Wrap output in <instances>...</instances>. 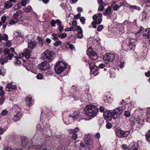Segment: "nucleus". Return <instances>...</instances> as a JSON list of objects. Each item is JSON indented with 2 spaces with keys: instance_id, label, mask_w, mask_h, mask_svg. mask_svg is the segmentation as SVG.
<instances>
[{
  "instance_id": "1",
  "label": "nucleus",
  "mask_w": 150,
  "mask_h": 150,
  "mask_svg": "<svg viewBox=\"0 0 150 150\" xmlns=\"http://www.w3.org/2000/svg\"><path fill=\"white\" fill-rule=\"evenodd\" d=\"M85 113L86 116L91 119L96 115L98 110L97 107L94 105H87L84 108Z\"/></svg>"
},
{
  "instance_id": "2",
  "label": "nucleus",
  "mask_w": 150,
  "mask_h": 150,
  "mask_svg": "<svg viewBox=\"0 0 150 150\" xmlns=\"http://www.w3.org/2000/svg\"><path fill=\"white\" fill-rule=\"evenodd\" d=\"M67 67V65L64 62L60 61L57 62L54 66V70L57 74H60Z\"/></svg>"
},
{
  "instance_id": "3",
  "label": "nucleus",
  "mask_w": 150,
  "mask_h": 150,
  "mask_svg": "<svg viewBox=\"0 0 150 150\" xmlns=\"http://www.w3.org/2000/svg\"><path fill=\"white\" fill-rule=\"evenodd\" d=\"M67 67V65L64 62L60 61L57 62L54 66V70L57 74H60Z\"/></svg>"
},
{
  "instance_id": "4",
  "label": "nucleus",
  "mask_w": 150,
  "mask_h": 150,
  "mask_svg": "<svg viewBox=\"0 0 150 150\" xmlns=\"http://www.w3.org/2000/svg\"><path fill=\"white\" fill-rule=\"evenodd\" d=\"M102 15L101 13H99L97 14L94 15L93 16V21L91 23L93 27L96 28L97 27V25H99L102 21Z\"/></svg>"
},
{
  "instance_id": "5",
  "label": "nucleus",
  "mask_w": 150,
  "mask_h": 150,
  "mask_svg": "<svg viewBox=\"0 0 150 150\" xmlns=\"http://www.w3.org/2000/svg\"><path fill=\"white\" fill-rule=\"evenodd\" d=\"M115 133L116 136L119 138H124L127 137L129 134V131L125 132L122 130L120 128H117L115 130Z\"/></svg>"
},
{
  "instance_id": "6",
  "label": "nucleus",
  "mask_w": 150,
  "mask_h": 150,
  "mask_svg": "<svg viewBox=\"0 0 150 150\" xmlns=\"http://www.w3.org/2000/svg\"><path fill=\"white\" fill-rule=\"evenodd\" d=\"M86 53L89 56H94L95 55L98 56V50L92 48L91 47H89L87 50Z\"/></svg>"
},
{
  "instance_id": "7",
  "label": "nucleus",
  "mask_w": 150,
  "mask_h": 150,
  "mask_svg": "<svg viewBox=\"0 0 150 150\" xmlns=\"http://www.w3.org/2000/svg\"><path fill=\"white\" fill-rule=\"evenodd\" d=\"M123 108L122 107H120L116 108L113 110V117L115 119H116L118 116H119L123 112L122 110Z\"/></svg>"
},
{
  "instance_id": "8",
  "label": "nucleus",
  "mask_w": 150,
  "mask_h": 150,
  "mask_svg": "<svg viewBox=\"0 0 150 150\" xmlns=\"http://www.w3.org/2000/svg\"><path fill=\"white\" fill-rule=\"evenodd\" d=\"M23 15L22 11L19 10L16 11V12L13 14V19L15 20L16 22L21 20Z\"/></svg>"
},
{
  "instance_id": "9",
  "label": "nucleus",
  "mask_w": 150,
  "mask_h": 150,
  "mask_svg": "<svg viewBox=\"0 0 150 150\" xmlns=\"http://www.w3.org/2000/svg\"><path fill=\"white\" fill-rule=\"evenodd\" d=\"M50 65L48 63L45 62H42L38 66V68L39 69L43 71H45L46 69L50 67Z\"/></svg>"
},
{
  "instance_id": "10",
  "label": "nucleus",
  "mask_w": 150,
  "mask_h": 150,
  "mask_svg": "<svg viewBox=\"0 0 150 150\" xmlns=\"http://www.w3.org/2000/svg\"><path fill=\"white\" fill-rule=\"evenodd\" d=\"M75 144L79 150H86V146L81 141L76 142Z\"/></svg>"
},
{
  "instance_id": "11",
  "label": "nucleus",
  "mask_w": 150,
  "mask_h": 150,
  "mask_svg": "<svg viewBox=\"0 0 150 150\" xmlns=\"http://www.w3.org/2000/svg\"><path fill=\"white\" fill-rule=\"evenodd\" d=\"M104 118L107 120L110 121L112 118V113L110 111H105L103 115Z\"/></svg>"
},
{
  "instance_id": "12",
  "label": "nucleus",
  "mask_w": 150,
  "mask_h": 150,
  "mask_svg": "<svg viewBox=\"0 0 150 150\" xmlns=\"http://www.w3.org/2000/svg\"><path fill=\"white\" fill-rule=\"evenodd\" d=\"M137 42V41L134 40H130L128 43L129 47V49H131L132 50H134L136 47V44Z\"/></svg>"
},
{
  "instance_id": "13",
  "label": "nucleus",
  "mask_w": 150,
  "mask_h": 150,
  "mask_svg": "<svg viewBox=\"0 0 150 150\" xmlns=\"http://www.w3.org/2000/svg\"><path fill=\"white\" fill-rule=\"evenodd\" d=\"M85 143L88 146H90L92 144V140L91 137L87 135L85 136Z\"/></svg>"
},
{
  "instance_id": "14",
  "label": "nucleus",
  "mask_w": 150,
  "mask_h": 150,
  "mask_svg": "<svg viewBox=\"0 0 150 150\" xmlns=\"http://www.w3.org/2000/svg\"><path fill=\"white\" fill-rule=\"evenodd\" d=\"M115 58V57H103L104 62L106 64L112 62Z\"/></svg>"
},
{
  "instance_id": "15",
  "label": "nucleus",
  "mask_w": 150,
  "mask_h": 150,
  "mask_svg": "<svg viewBox=\"0 0 150 150\" xmlns=\"http://www.w3.org/2000/svg\"><path fill=\"white\" fill-rule=\"evenodd\" d=\"M144 120H137L134 122V126H135L137 127H140L143 125Z\"/></svg>"
},
{
  "instance_id": "16",
  "label": "nucleus",
  "mask_w": 150,
  "mask_h": 150,
  "mask_svg": "<svg viewBox=\"0 0 150 150\" xmlns=\"http://www.w3.org/2000/svg\"><path fill=\"white\" fill-rule=\"evenodd\" d=\"M30 51L28 49H25L23 52L19 54V56H30Z\"/></svg>"
},
{
  "instance_id": "17",
  "label": "nucleus",
  "mask_w": 150,
  "mask_h": 150,
  "mask_svg": "<svg viewBox=\"0 0 150 150\" xmlns=\"http://www.w3.org/2000/svg\"><path fill=\"white\" fill-rule=\"evenodd\" d=\"M88 64L91 71H93V73L97 71L98 69V68L96 65H94L91 62H89Z\"/></svg>"
},
{
  "instance_id": "18",
  "label": "nucleus",
  "mask_w": 150,
  "mask_h": 150,
  "mask_svg": "<svg viewBox=\"0 0 150 150\" xmlns=\"http://www.w3.org/2000/svg\"><path fill=\"white\" fill-rule=\"evenodd\" d=\"M16 87L14 85H12L11 84L8 83L6 86V89L8 91H12L15 90Z\"/></svg>"
},
{
  "instance_id": "19",
  "label": "nucleus",
  "mask_w": 150,
  "mask_h": 150,
  "mask_svg": "<svg viewBox=\"0 0 150 150\" xmlns=\"http://www.w3.org/2000/svg\"><path fill=\"white\" fill-rule=\"evenodd\" d=\"M112 9L111 6H108L105 11L103 12V15L104 16H106L108 14H112V13L111 12Z\"/></svg>"
},
{
  "instance_id": "20",
  "label": "nucleus",
  "mask_w": 150,
  "mask_h": 150,
  "mask_svg": "<svg viewBox=\"0 0 150 150\" xmlns=\"http://www.w3.org/2000/svg\"><path fill=\"white\" fill-rule=\"evenodd\" d=\"M42 73L43 74H45L47 75H51L53 73V71L50 67L49 68H48L47 69H46L45 71H42Z\"/></svg>"
},
{
  "instance_id": "21",
  "label": "nucleus",
  "mask_w": 150,
  "mask_h": 150,
  "mask_svg": "<svg viewBox=\"0 0 150 150\" xmlns=\"http://www.w3.org/2000/svg\"><path fill=\"white\" fill-rule=\"evenodd\" d=\"M22 116L21 113L18 111L16 115L14 116L13 118V120L15 121H17L20 120V119L22 117Z\"/></svg>"
},
{
  "instance_id": "22",
  "label": "nucleus",
  "mask_w": 150,
  "mask_h": 150,
  "mask_svg": "<svg viewBox=\"0 0 150 150\" xmlns=\"http://www.w3.org/2000/svg\"><path fill=\"white\" fill-rule=\"evenodd\" d=\"M53 51L47 50L43 54H44V56H53Z\"/></svg>"
},
{
  "instance_id": "23",
  "label": "nucleus",
  "mask_w": 150,
  "mask_h": 150,
  "mask_svg": "<svg viewBox=\"0 0 150 150\" xmlns=\"http://www.w3.org/2000/svg\"><path fill=\"white\" fill-rule=\"evenodd\" d=\"M128 44L127 43L123 44L121 46L122 50L124 51H127L128 50H130L131 49H129V47L128 46Z\"/></svg>"
},
{
  "instance_id": "24",
  "label": "nucleus",
  "mask_w": 150,
  "mask_h": 150,
  "mask_svg": "<svg viewBox=\"0 0 150 150\" xmlns=\"http://www.w3.org/2000/svg\"><path fill=\"white\" fill-rule=\"evenodd\" d=\"M26 102V105L29 106L33 104V101L32 100L30 96H28L25 100Z\"/></svg>"
},
{
  "instance_id": "25",
  "label": "nucleus",
  "mask_w": 150,
  "mask_h": 150,
  "mask_svg": "<svg viewBox=\"0 0 150 150\" xmlns=\"http://www.w3.org/2000/svg\"><path fill=\"white\" fill-rule=\"evenodd\" d=\"M41 58L44 60L43 62L47 63L51 62L54 59L53 57H42Z\"/></svg>"
},
{
  "instance_id": "26",
  "label": "nucleus",
  "mask_w": 150,
  "mask_h": 150,
  "mask_svg": "<svg viewBox=\"0 0 150 150\" xmlns=\"http://www.w3.org/2000/svg\"><path fill=\"white\" fill-rule=\"evenodd\" d=\"M79 113L77 112H74L73 113L70 114L69 117L73 118L74 120H76L78 117Z\"/></svg>"
},
{
  "instance_id": "27",
  "label": "nucleus",
  "mask_w": 150,
  "mask_h": 150,
  "mask_svg": "<svg viewBox=\"0 0 150 150\" xmlns=\"http://www.w3.org/2000/svg\"><path fill=\"white\" fill-rule=\"evenodd\" d=\"M37 39L38 41V44L40 47H42L43 46L44 41L41 37L38 36Z\"/></svg>"
},
{
  "instance_id": "28",
  "label": "nucleus",
  "mask_w": 150,
  "mask_h": 150,
  "mask_svg": "<svg viewBox=\"0 0 150 150\" xmlns=\"http://www.w3.org/2000/svg\"><path fill=\"white\" fill-rule=\"evenodd\" d=\"M28 143V139L25 137L22 138V144L23 146H25Z\"/></svg>"
},
{
  "instance_id": "29",
  "label": "nucleus",
  "mask_w": 150,
  "mask_h": 150,
  "mask_svg": "<svg viewBox=\"0 0 150 150\" xmlns=\"http://www.w3.org/2000/svg\"><path fill=\"white\" fill-rule=\"evenodd\" d=\"M13 5V4L9 1H6L5 3L4 7L6 8H11Z\"/></svg>"
},
{
  "instance_id": "30",
  "label": "nucleus",
  "mask_w": 150,
  "mask_h": 150,
  "mask_svg": "<svg viewBox=\"0 0 150 150\" xmlns=\"http://www.w3.org/2000/svg\"><path fill=\"white\" fill-rule=\"evenodd\" d=\"M4 95V92L2 91L0 92V104H2L4 101L3 96Z\"/></svg>"
},
{
  "instance_id": "31",
  "label": "nucleus",
  "mask_w": 150,
  "mask_h": 150,
  "mask_svg": "<svg viewBox=\"0 0 150 150\" xmlns=\"http://www.w3.org/2000/svg\"><path fill=\"white\" fill-rule=\"evenodd\" d=\"M8 60L6 57H1L0 59V62L2 64H3L7 62Z\"/></svg>"
},
{
  "instance_id": "32",
  "label": "nucleus",
  "mask_w": 150,
  "mask_h": 150,
  "mask_svg": "<svg viewBox=\"0 0 150 150\" xmlns=\"http://www.w3.org/2000/svg\"><path fill=\"white\" fill-rule=\"evenodd\" d=\"M52 38H51L53 40L55 41H56L59 40V39L58 38L57 34L53 33L51 35Z\"/></svg>"
},
{
  "instance_id": "33",
  "label": "nucleus",
  "mask_w": 150,
  "mask_h": 150,
  "mask_svg": "<svg viewBox=\"0 0 150 150\" xmlns=\"http://www.w3.org/2000/svg\"><path fill=\"white\" fill-rule=\"evenodd\" d=\"M35 44L33 42H31V40L30 42H28V47L29 48L33 49L35 47Z\"/></svg>"
},
{
  "instance_id": "34",
  "label": "nucleus",
  "mask_w": 150,
  "mask_h": 150,
  "mask_svg": "<svg viewBox=\"0 0 150 150\" xmlns=\"http://www.w3.org/2000/svg\"><path fill=\"white\" fill-rule=\"evenodd\" d=\"M4 150H21V149H17L16 148H11L9 146H5L4 147Z\"/></svg>"
},
{
  "instance_id": "35",
  "label": "nucleus",
  "mask_w": 150,
  "mask_h": 150,
  "mask_svg": "<svg viewBox=\"0 0 150 150\" xmlns=\"http://www.w3.org/2000/svg\"><path fill=\"white\" fill-rule=\"evenodd\" d=\"M145 11H144L142 15V17L141 18V21H144L147 16V14L145 12Z\"/></svg>"
},
{
  "instance_id": "36",
  "label": "nucleus",
  "mask_w": 150,
  "mask_h": 150,
  "mask_svg": "<svg viewBox=\"0 0 150 150\" xmlns=\"http://www.w3.org/2000/svg\"><path fill=\"white\" fill-rule=\"evenodd\" d=\"M8 35L6 34H4L2 38H0V41L4 40L6 41L8 40Z\"/></svg>"
},
{
  "instance_id": "37",
  "label": "nucleus",
  "mask_w": 150,
  "mask_h": 150,
  "mask_svg": "<svg viewBox=\"0 0 150 150\" xmlns=\"http://www.w3.org/2000/svg\"><path fill=\"white\" fill-rule=\"evenodd\" d=\"M32 9V7L30 6H28L24 10V11L26 13H29L30 12Z\"/></svg>"
},
{
  "instance_id": "38",
  "label": "nucleus",
  "mask_w": 150,
  "mask_h": 150,
  "mask_svg": "<svg viewBox=\"0 0 150 150\" xmlns=\"http://www.w3.org/2000/svg\"><path fill=\"white\" fill-rule=\"evenodd\" d=\"M15 58V63L16 64H20L21 62V58H18L17 57H14Z\"/></svg>"
},
{
  "instance_id": "39",
  "label": "nucleus",
  "mask_w": 150,
  "mask_h": 150,
  "mask_svg": "<svg viewBox=\"0 0 150 150\" xmlns=\"http://www.w3.org/2000/svg\"><path fill=\"white\" fill-rule=\"evenodd\" d=\"M77 37L79 38H82L83 37V31H79L77 34Z\"/></svg>"
},
{
  "instance_id": "40",
  "label": "nucleus",
  "mask_w": 150,
  "mask_h": 150,
  "mask_svg": "<svg viewBox=\"0 0 150 150\" xmlns=\"http://www.w3.org/2000/svg\"><path fill=\"white\" fill-rule=\"evenodd\" d=\"M7 127H5L3 128L0 127V135L3 134L7 130Z\"/></svg>"
},
{
  "instance_id": "41",
  "label": "nucleus",
  "mask_w": 150,
  "mask_h": 150,
  "mask_svg": "<svg viewBox=\"0 0 150 150\" xmlns=\"http://www.w3.org/2000/svg\"><path fill=\"white\" fill-rule=\"evenodd\" d=\"M67 34L65 33H63L62 34H60L58 35V36L59 38H60L62 39L65 38L67 36Z\"/></svg>"
},
{
  "instance_id": "42",
  "label": "nucleus",
  "mask_w": 150,
  "mask_h": 150,
  "mask_svg": "<svg viewBox=\"0 0 150 150\" xmlns=\"http://www.w3.org/2000/svg\"><path fill=\"white\" fill-rule=\"evenodd\" d=\"M56 23V20H55L54 19L52 20L50 22V25L53 27H55L56 26L55 24Z\"/></svg>"
},
{
  "instance_id": "43",
  "label": "nucleus",
  "mask_w": 150,
  "mask_h": 150,
  "mask_svg": "<svg viewBox=\"0 0 150 150\" xmlns=\"http://www.w3.org/2000/svg\"><path fill=\"white\" fill-rule=\"evenodd\" d=\"M11 45V42L9 40H6V42L5 44V46L6 47H9Z\"/></svg>"
},
{
  "instance_id": "44",
  "label": "nucleus",
  "mask_w": 150,
  "mask_h": 150,
  "mask_svg": "<svg viewBox=\"0 0 150 150\" xmlns=\"http://www.w3.org/2000/svg\"><path fill=\"white\" fill-rule=\"evenodd\" d=\"M33 147L36 150H40L42 148V146L40 145H34Z\"/></svg>"
},
{
  "instance_id": "45",
  "label": "nucleus",
  "mask_w": 150,
  "mask_h": 150,
  "mask_svg": "<svg viewBox=\"0 0 150 150\" xmlns=\"http://www.w3.org/2000/svg\"><path fill=\"white\" fill-rule=\"evenodd\" d=\"M4 53L7 55H8L10 54H11L10 53V50L6 48L4 50Z\"/></svg>"
},
{
  "instance_id": "46",
  "label": "nucleus",
  "mask_w": 150,
  "mask_h": 150,
  "mask_svg": "<svg viewBox=\"0 0 150 150\" xmlns=\"http://www.w3.org/2000/svg\"><path fill=\"white\" fill-rule=\"evenodd\" d=\"M80 20L81 22L83 24H84L85 23V21L86 19L84 17H81L80 18Z\"/></svg>"
},
{
  "instance_id": "47",
  "label": "nucleus",
  "mask_w": 150,
  "mask_h": 150,
  "mask_svg": "<svg viewBox=\"0 0 150 150\" xmlns=\"http://www.w3.org/2000/svg\"><path fill=\"white\" fill-rule=\"evenodd\" d=\"M146 138L149 142H150V130L146 134Z\"/></svg>"
},
{
  "instance_id": "48",
  "label": "nucleus",
  "mask_w": 150,
  "mask_h": 150,
  "mask_svg": "<svg viewBox=\"0 0 150 150\" xmlns=\"http://www.w3.org/2000/svg\"><path fill=\"white\" fill-rule=\"evenodd\" d=\"M62 43V42L59 40L57 41L54 43V46L55 47H57L59 45H60Z\"/></svg>"
},
{
  "instance_id": "49",
  "label": "nucleus",
  "mask_w": 150,
  "mask_h": 150,
  "mask_svg": "<svg viewBox=\"0 0 150 150\" xmlns=\"http://www.w3.org/2000/svg\"><path fill=\"white\" fill-rule=\"evenodd\" d=\"M17 22L15 20H11L9 21V24L11 25H13L14 24L16 23H17Z\"/></svg>"
},
{
  "instance_id": "50",
  "label": "nucleus",
  "mask_w": 150,
  "mask_h": 150,
  "mask_svg": "<svg viewBox=\"0 0 150 150\" xmlns=\"http://www.w3.org/2000/svg\"><path fill=\"white\" fill-rule=\"evenodd\" d=\"M6 74V72L3 69H1L0 70V75L4 76Z\"/></svg>"
},
{
  "instance_id": "51",
  "label": "nucleus",
  "mask_w": 150,
  "mask_h": 150,
  "mask_svg": "<svg viewBox=\"0 0 150 150\" xmlns=\"http://www.w3.org/2000/svg\"><path fill=\"white\" fill-rule=\"evenodd\" d=\"M129 150H137L136 146L135 145H133L130 147H129Z\"/></svg>"
},
{
  "instance_id": "52",
  "label": "nucleus",
  "mask_w": 150,
  "mask_h": 150,
  "mask_svg": "<svg viewBox=\"0 0 150 150\" xmlns=\"http://www.w3.org/2000/svg\"><path fill=\"white\" fill-rule=\"evenodd\" d=\"M81 16V14L80 13H79L76 15H75L74 16V18L76 19H80Z\"/></svg>"
},
{
  "instance_id": "53",
  "label": "nucleus",
  "mask_w": 150,
  "mask_h": 150,
  "mask_svg": "<svg viewBox=\"0 0 150 150\" xmlns=\"http://www.w3.org/2000/svg\"><path fill=\"white\" fill-rule=\"evenodd\" d=\"M104 28L103 26V25H101L98 26L97 30L98 31H100Z\"/></svg>"
},
{
  "instance_id": "54",
  "label": "nucleus",
  "mask_w": 150,
  "mask_h": 150,
  "mask_svg": "<svg viewBox=\"0 0 150 150\" xmlns=\"http://www.w3.org/2000/svg\"><path fill=\"white\" fill-rule=\"evenodd\" d=\"M21 7V5L19 4L16 5L14 7V9L15 10H16L18 9H20Z\"/></svg>"
},
{
  "instance_id": "55",
  "label": "nucleus",
  "mask_w": 150,
  "mask_h": 150,
  "mask_svg": "<svg viewBox=\"0 0 150 150\" xmlns=\"http://www.w3.org/2000/svg\"><path fill=\"white\" fill-rule=\"evenodd\" d=\"M120 8V7L118 4H116L113 6V9L114 11H117Z\"/></svg>"
},
{
  "instance_id": "56",
  "label": "nucleus",
  "mask_w": 150,
  "mask_h": 150,
  "mask_svg": "<svg viewBox=\"0 0 150 150\" xmlns=\"http://www.w3.org/2000/svg\"><path fill=\"white\" fill-rule=\"evenodd\" d=\"M6 17L5 16H3L1 18V20L3 23H5V21L6 20Z\"/></svg>"
},
{
  "instance_id": "57",
  "label": "nucleus",
  "mask_w": 150,
  "mask_h": 150,
  "mask_svg": "<svg viewBox=\"0 0 150 150\" xmlns=\"http://www.w3.org/2000/svg\"><path fill=\"white\" fill-rule=\"evenodd\" d=\"M104 8V6L102 5L101 4L98 8V11H102L103 10Z\"/></svg>"
},
{
  "instance_id": "58",
  "label": "nucleus",
  "mask_w": 150,
  "mask_h": 150,
  "mask_svg": "<svg viewBox=\"0 0 150 150\" xmlns=\"http://www.w3.org/2000/svg\"><path fill=\"white\" fill-rule=\"evenodd\" d=\"M125 116L126 117H129L130 116V112L129 111H126L125 112Z\"/></svg>"
},
{
  "instance_id": "59",
  "label": "nucleus",
  "mask_w": 150,
  "mask_h": 150,
  "mask_svg": "<svg viewBox=\"0 0 150 150\" xmlns=\"http://www.w3.org/2000/svg\"><path fill=\"white\" fill-rule=\"evenodd\" d=\"M11 54H10L9 55H8L7 56H14V55L16 56H18V54L17 53L14 51V52H13L12 53H11Z\"/></svg>"
},
{
  "instance_id": "60",
  "label": "nucleus",
  "mask_w": 150,
  "mask_h": 150,
  "mask_svg": "<svg viewBox=\"0 0 150 150\" xmlns=\"http://www.w3.org/2000/svg\"><path fill=\"white\" fill-rule=\"evenodd\" d=\"M106 126L107 128L110 129L112 127V125L110 122H108L106 124Z\"/></svg>"
},
{
  "instance_id": "61",
  "label": "nucleus",
  "mask_w": 150,
  "mask_h": 150,
  "mask_svg": "<svg viewBox=\"0 0 150 150\" xmlns=\"http://www.w3.org/2000/svg\"><path fill=\"white\" fill-rule=\"evenodd\" d=\"M59 28V31L60 33H62L63 31V29L64 28V27L62 25H61L60 26L58 27Z\"/></svg>"
},
{
  "instance_id": "62",
  "label": "nucleus",
  "mask_w": 150,
  "mask_h": 150,
  "mask_svg": "<svg viewBox=\"0 0 150 150\" xmlns=\"http://www.w3.org/2000/svg\"><path fill=\"white\" fill-rule=\"evenodd\" d=\"M76 28H75V31H82V29L81 27L79 26H76Z\"/></svg>"
},
{
  "instance_id": "63",
  "label": "nucleus",
  "mask_w": 150,
  "mask_h": 150,
  "mask_svg": "<svg viewBox=\"0 0 150 150\" xmlns=\"http://www.w3.org/2000/svg\"><path fill=\"white\" fill-rule=\"evenodd\" d=\"M56 24L58 26V27H59L62 25V22L59 19H56Z\"/></svg>"
},
{
  "instance_id": "64",
  "label": "nucleus",
  "mask_w": 150,
  "mask_h": 150,
  "mask_svg": "<svg viewBox=\"0 0 150 150\" xmlns=\"http://www.w3.org/2000/svg\"><path fill=\"white\" fill-rule=\"evenodd\" d=\"M8 112L7 110H4L2 111L1 114L3 115L4 116L6 115L8 113Z\"/></svg>"
}]
</instances>
